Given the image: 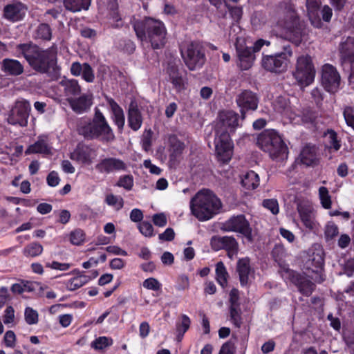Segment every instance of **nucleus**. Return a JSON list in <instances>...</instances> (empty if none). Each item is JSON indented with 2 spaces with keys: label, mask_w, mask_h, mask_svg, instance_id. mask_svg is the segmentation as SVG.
I'll return each mask as SVG.
<instances>
[{
  "label": "nucleus",
  "mask_w": 354,
  "mask_h": 354,
  "mask_svg": "<svg viewBox=\"0 0 354 354\" xmlns=\"http://www.w3.org/2000/svg\"><path fill=\"white\" fill-rule=\"evenodd\" d=\"M17 56L22 55L36 71L46 74L51 79L59 75L57 50L54 48L42 50L32 44H21L16 46Z\"/></svg>",
  "instance_id": "1"
},
{
  "label": "nucleus",
  "mask_w": 354,
  "mask_h": 354,
  "mask_svg": "<svg viewBox=\"0 0 354 354\" xmlns=\"http://www.w3.org/2000/svg\"><path fill=\"white\" fill-rule=\"evenodd\" d=\"M221 200L209 189L198 192L191 199L192 214L200 221H207L219 214L222 208Z\"/></svg>",
  "instance_id": "2"
},
{
  "label": "nucleus",
  "mask_w": 354,
  "mask_h": 354,
  "mask_svg": "<svg viewBox=\"0 0 354 354\" xmlns=\"http://www.w3.org/2000/svg\"><path fill=\"white\" fill-rule=\"evenodd\" d=\"M133 28L137 37L142 42H150L153 48H160L165 44L166 30L161 21L147 18L136 21Z\"/></svg>",
  "instance_id": "3"
},
{
  "label": "nucleus",
  "mask_w": 354,
  "mask_h": 354,
  "mask_svg": "<svg viewBox=\"0 0 354 354\" xmlns=\"http://www.w3.org/2000/svg\"><path fill=\"white\" fill-rule=\"evenodd\" d=\"M257 145L274 161L283 162L288 158V148L282 137L274 130H266L260 133Z\"/></svg>",
  "instance_id": "4"
},
{
  "label": "nucleus",
  "mask_w": 354,
  "mask_h": 354,
  "mask_svg": "<svg viewBox=\"0 0 354 354\" xmlns=\"http://www.w3.org/2000/svg\"><path fill=\"white\" fill-rule=\"evenodd\" d=\"M279 6L283 10V19L279 24L284 29L286 39L296 45L299 44L302 37L301 28L292 5L289 0H283Z\"/></svg>",
  "instance_id": "5"
},
{
  "label": "nucleus",
  "mask_w": 354,
  "mask_h": 354,
  "mask_svg": "<svg viewBox=\"0 0 354 354\" xmlns=\"http://www.w3.org/2000/svg\"><path fill=\"white\" fill-rule=\"evenodd\" d=\"M315 68L313 59L308 55H301L297 57L292 75L301 86L311 84L315 77Z\"/></svg>",
  "instance_id": "6"
},
{
  "label": "nucleus",
  "mask_w": 354,
  "mask_h": 354,
  "mask_svg": "<svg viewBox=\"0 0 354 354\" xmlns=\"http://www.w3.org/2000/svg\"><path fill=\"white\" fill-rule=\"evenodd\" d=\"M292 51L290 46H286L283 51L272 55H265L262 58V66L268 71L282 73L286 71L290 64Z\"/></svg>",
  "instance_id": "7"
},
{
  "label": "nucleus",
  "mask_w": 354,
  "mask_h": 354,
  "mask_svg": "<svg viewBox=\"0 0 354 354\" xmlns=\"http://www.w3.org/2000/svg\"><path fill=\"white\" fill-rule=\"evenodd\" d=\"M181 54L186 66L191 71L201 68L205 63L204 53L197 42L187 44L181 49Z\"/></svg>",
  "instance_id": "8"
},
{
  "label": "nucleus",
  "mask_w": 354,
  "mask_h": 354,
  "mask_svg": "<svg viewBox=\"0 0 354 354\" xmlns=\"http://www.w3.org/2000/svg\"><path fill=\"white\" fill-rule=\"evenodd\" d=\"M215 152L218 160L228 162L233 153V143L227 132H216L214 138Z\"/></svg>",
  "instance_id": "9"
},
{
  "label": "nucleus",
  "mask_w": 354,
  "mask_h": 354,
  "mask_svg": "<svg viewBox=\"0 0 354 354\" xmlns=\"http://www.w3.org/2000/svg\"><path fill=\"white\" fill-rule=\"evenodd\" d=\"M224 232H234L243 234L249 241H252V230L249 222L243 214L233 216L222 223Z\"/></svg>",
  "instance_id": "10"
},
{
  "label": "nucleus",
  "mask_w": 354,
  "mask_h": 354,
  "mask_svg": "<svg viewBox=\"0 0 354 354\" xmlns=\"http://www.w3.org/2000/svg\"><path fill=\"white\" fill-rule=\"evenodd\" d=\"M297 209L304 226L311 232H317L320 225L316 220V211L313 205L308 201H300L297 203Z\"/></svg>",
  "instance_id": "11"
},
{
  "label": "nucleus",
  "mask_w": 354,
  "mask_h": 354,
  "mask_svg": "<svg viewBox=\"0 0 354 354\" xmlns=\"http://www.w3.org/2000/svg\"><path fill=\"white\" fill-rule=\"evenodd\" d=\"M30 104L26 100L17 101L8 114L7 120L12 125L26 127L28 124Z\"/></svg>",
  "instance_id": "12"
},
{
  "label": "nucleus",
  "mask_w": 354,
  "mask_h": 354,
  "mask_svg": "<svg viewBox=\"0 0 354 354\" xmlns=\"http://www.w3.org/2000/svg\"><path fill=\"white\" fill-rule=\"evenodd\" d=\"M324 266V250L319 245H317L314 248L313 252L310 255L309 259L306 262L307 268L315 273V276H311V277L316 282L322 283L324 281V277L322 274Z\"/></svg>",
  "instance_id": "13"
},
{
  "label": "nucleus",
  "mask_w": 354,
  "mask_h": 354,
  "mask_svg": "<svg viewBox=\"0 0 354 354\" xmlns=\"http://www.w3.org/2000/svg\"><path fill=\"white\" fill-rule=\"evenodd\" d=\"M235 101L243 120L248 112L255 111L259 104L257 94L249 90H243L237 94Z\"/></svg>",
  "instance_id": "14"
},
{
  "label": "nucleus",
  "mask_w": 354,
  "mask_h": 354,
  "mask_svg": "<svg viewBox=\"0 0 354 354\" xmlns=\"http://www.w3.org/2000/svg\"><path fill=\"white\" fill-rule=\"evenodd\" d=\"M322 83L328 92L335 93L337 91L340 85V75L335 66L329 64L322 66Z\"/></svg>",
  "instance_id": "15"
},
{
  "label": "nucleus",
  "mask_w": 354,
  "mask_h": 354,
  "mask_svg": "<svg viewBox=\"0 0 354 354\" xmlns=\"http://www.w3.org/2000/svg\"><path fill=\"white\" fill-rule=\"evenodd\" d=\"M216 131H225L229 134L239 126V115L234 111L224 110L218 113Z\"/></svg>",
  "instance_id": "16"
},
{
  "label": "nucleus",
  "mask_w": 354,
  "mask_h": 354,
  "mask_svg": "<svg viewBox=\"0 0 354 354\" xmlns=\"http://www.w3.org/2000/svg\"><path fill=\"white\" fill-rule=\"evenodd\" d=\"M97 151L87 145H78L75 150L70 153V158L82 165H91L97 158Z\"/></svg>",
  "instance_id": "17"
},
{
  "label": "nucleus",
  "mask_w": 354,
  "mask_h": 354,
  "mask_svg": "<svg viewBox=\"0 0 354 354\" xmlns=\"http://www.w3.org/2000/svg\"><path fill=\"white\" fill-rule=\"evenodd\" d=\"M95 128L96 139H100L103 141H112L115 138L112 129L108 124L106 118L100 111H96L95 114Z\"/></svg>",
  "instance_id": "18"
},
{
  "label": "nucleus",
  "mask_w": 354,
  "mask_h": 354,
  "mask_svg": "<svg viewBox=\"0 0 354 354\" xmlns=\"http://www.w3.org/2000/svg\"><path fill=\"white\" fill-rule=\"evenodd\" d=\"M235 46L241 68L249 69L254 60L252 50L245 45V41L243 38H237Z\"/></svg>",
  "instance_id": "19"
},
{
  "label": "nucleus",
  "mask_w": 354,
  "mask_h": 354,
  "mask_svg": "<svg viewBox=\"0 0 354 354\" xmlns=\"http://www.w3.org/2000/svg\"><path fill=\"white\" fill-rule=\"evenodd\" d=\"M127 164L122 160L109 157L102 159L96 165V170L101 174H111L125 171Z\"/></svg>",
  "instance_id": "20"
},
{
  "label": "nucleus",
  "mask_w": 354,
  "mask_h": 354,
  "mask_svg": "<svg viewBox=\"0 0 354 354\" xmlns=\"http://www.w3.org/2000/svg\"><path fill=\"white\" fill-rule=\"evenodd\" d=\"M339 53L343 62L350 64L349 80L354 83V37H347L340 44Z\"/></svg>",
  "instance_id": "21"
},
{
  "label": "nucleus",
  "mask_w": 354,
  "mask_h": 354,
  "mask_svg": "<svg viewBox=\"0 0 354 354\" xmlns=\"http://www.w3.org/2000/svg\"><path fill=\"white\" fill-rule=\"evenodd\" d=\"M167 74L168 81L172 84L174 88L177 92L185 89L187 84V78L184 71L180 70L174 64H169L167 68Z\"/></svg>",
  "instance_id": "22"
},
{
  "label": "nucleus",
  "mask_w": 354,
  "mask_h": 354,
  "mask_svg": "<svg viewBox=\"0 0 354 354\" xmlns=\"http://www.w3.org/2000/svg\"><path fill=\"white\" fill-rule=\"evenodd\" d=\"M284 272L290 278L292 282L297 286L301 294L308 297L313 293L315 286L310 279L290 269H286Z\"/></svg>",
  "instance_id": "23"
},
{
  "label": "nucleus",
  "mask_w": 354,
  "mask_h": 354,
  "mask_svg": "<svg viewBox=\"0 0 354 354\" xmlns=\"http://www.w3.org/2000/svg\"><path fill=\"white\" fill-rule=\"evenodd\" d=\"M169 152V162L171 165L176 166L182 158V154L185 149V145L181 142L176 135L169 134L167 136Z\"/></svg>",
  "instance_id": "24"
},
{
  "label": "nucleus",
  "mask_w": 354,
  "mask_h": 354,
  "mask_svg": "<svg viewBox=\"0 0 354 354\" xmlns=\"http://www.w3.org/2000/svg\"><path fill=\"white\" fill-rule=\"evenodd\" d=\"M27 11L26 6L20 1H13L3 8V17L7 20L16 22L24 19Z\"/></svg>",
  "instance_id": "25"
},
{
  "label": "nucleus",
  "mask_w": 354,
  "mask_h": 354,
  "mask_svg": "<svg viewBox=\"0 0 354 354\" xmlns=\"http://www.w3.org/2000/svg\"><path fill=\"white\" fill-rule=\"evenodd\" d=\"M77 131L80 135L84 136L86 139H96L97 131H95V117L92 120L81 118L77 122Z\"/></svg>",
  "instance_id": "26"
},
{
  "label": "nucleus",
  "mask_w": 354,
  "mask_h": 354,
  "mask_svg": "<svg viewBox=\"0 0 354 354\" xmlns=\"http://www.w3.org/2000/svg\"><path fill=\"white\" fill-rule=\"evenodd\" d=\"M273 107L275 111L289 118L290 121H294L296 119L297 115L289 105V101L286 97H278L273 102Z\"/></svg>",
  "instance_id": "27"
},
{
  "label": "nucleus",
  "mask_w": 354,
  "mask_h": 354,
  "mask_svg": "<svg viewBox=\"0 0 354 354\" xmlns=\"http://www.w3.org/2000/svg\"><path fill=\"white\" fill-rule=\"evenodd\" d=\"M299 160L306 166H315L319 162L317 149L315 146L306 145L300 152Z\"/></svg>",
  "instance_id": "28"
},
{
  "label": "nucleus",
  "mask_w": 354,
  "mask_h": 354,
  "mask_svg": "<svg viewBox=\"0 0 354 354\" xmlns=\"http://www.w3.org/2000/svg\"><path fill=\"white\" fill-rule=\"evenodd\" d=\"M68 102L73 111L77 113H82L91 107L92 98L89 95L84 94L77 98L69 97Z\"/></svg>",
  "instance_id": "29"
},
{
  "label": "nucleus",
  "mask_w": 354,
  "mask_h": 354,
  "mask_svg": "<svg viewBox=\"0 0 354 354\" xmlns=\"http://www.w3.org/2000/svg\"><path fill=\"white\" fill-rule=\"evenodd\" d=\"M1 70L8 75L17 76L23 73L24 66L18 60L6 58L1 62Z\"/></svg>",
  "instance_id": "30"
},
{
  "label": "nucleus",
  "mask_w": 354,
  "mask_h": 354,
  "mask_svg": "<svg viewBox=\"0 0 354 354\" xmlns=\"http://www.w3.org/2000/svg\"><path fill=\"white\" fill-rule=\"evenodd\" d=\"M128 124L133 131L140 129L142 124V118L136 104L131 103L128 111Z\"/></svg>",
  "instance_id": "31"
},
{
  "label": "nucleus",
  "mask_w": 354,
  "mask_h": 354,
  "mask_svg": "<svg viewBox=\"0 0 354 354\" xmlns=\"http://www.w3.org/2000/svg\"><path fill=\"white\" fill-rule=\"evenodd\" d=\"M319 0H306L308 15L311 24L317 28L320 27L322 22L319 16Z\"/></svg>",
  "instance_id": "32"
},
{
  "label": "nucleus",
  "mask_w": 354,
  "mask_h": 354,
  "mask_svg": "<svg viewBox=\"0 0 354 354\" xmlns=\"http://www.w3.org/2000/svg\"><path fill=\"white\" fill-rule=\"evenodd\" d=\"M237 272L239 275L240 282L242 286L248 283L249 276L251 274L250 260L248 258L241 259L237 263Z\"/></svg>",
  "instance_id": "33"
},
{
  "label": "nucleus",
  "mask_w": 354,
  "mask_h": 354,
  "mask_svg": "<svg viewBox=\"0 0 354 354\" xmlns=\"http://www.w3.org/2000/svg\"><path fill=\"white\" fill-rule=\"evenodd\" d=\"M26 154L30 153H44L48 154L50 153V148L47 142V137L42 136H39L38 140L33 145L29 146L26 151Z\"/></svg>",
  "instance_id": "34"
},
{
  "label": "nucleus",
  "mask_w": 354,
  "mask_h": 354,
  "mask_svg": "<svg viewBox=\"0 0 354 354\" xmlns=\"http://www.w3.org/2000/svg\"><path fill=\"white\" fill-rule=\"evenodd\" d=\"M113 113V120L120 130L124 127L125 119L122 109L113 100H108Z\"/></svg>",
  "instance_id": "35"
},
{
  "label": "nucleus",
  "mask_w": 354,
  "mask_h": 354,
  "mask_svg": "<svg viewBox=\"0 0 354 354\" xmlns=\"http://www.w3.org/2000/svg\"><path fill=\"white\" fill-rule=\"evenodd\" d=\"M91 0H64L65 8L72 12L88 10Z\"/></svg>",
  "instance_id": "36"
},
{
  "label": "nucleus",
  "mask_w": 354,
  "mask_h": 354,
  "mask_svg": "<svg viewBox=\"0 0 354 354\" xmlns=\"http://www.w3.org/2000/svg\"><path fill=\"white\" fill-rule=\"evenodd\" d=\"M64 88L65 95L69 97L77 95L81 92L80 86L75 80H65L60 82Z\"/></svg>",
  "instance_id": "37"
},
{
  "label": "nucleus",
  "mask_w": 354,
  "mask_h": 354,
  "mask_svg": "<svg viewBox=\"0 0 354 354\" xmlns=\"http://www.w3.org/2000/svg\"><path fill=\"white\" fill-rule=\"evenodd\" d=\"M91 278L85 274L77 275L64 283L66 289L69 291H74L86 284Z\"/></svg>",
  "instance_id": "38"
},
{
  "label": "nucleus",
  "mask_w": 354,
  "mask_h": 354,
  "mask_svg": "<svg viewBox=\"0 0 354 354\" xmlns=\"http://www.w3.org/2000/svg\"><path fill=\"white\" fill-rule=\"evenodd\" d=\"M241 183L246 189L253 190L259 185V177L254 171H249L243 176Z\"/></svg>",
  "instance_id": "39"
},
{
  "label": "nucleus",
  "mask_w": 354,
  "mask_h": 354,
  "mask_svg": "<svg viewBox=\"0 0 354 354\" xmlns=\"http://www.w3.org/2000/svg\"><path fill=\"white\" fill-rule=\"evenodd\" d=\"M223 249L227 252V256L230 259H234L239 251V243L234 237L231 236H224Z\"/></svg>",
  "instance_id": "40"
},
{
  "label": "nucleus",
  "mask_w": 354,
  "mask_h": 354,
  "mask_svg": "<svg viewBox=\"0 0 354 354\" xmlns=\"http://www.w3.org/2000/svg\"><path fill=\"white\" fill-rule=\"evenodd\" d=\"M43 250L44 248L39 243L32 242L24 248L22 254L26 258H35L41 255Z\"/></svg>",
  "instance_id": "41"
},
{
  "label": "nucleus",
  "mask_w": 354,
  "mask_h": 354,
  "mask_svg": "<svg viewBox=\"0 0 354 354\" xmlns=\"http://www.w3.org/2000/svg\"><path fill=\"white\" fill-rule=\"evenodd\" d=\"M216 275L217 282L223 288L227 286L228 273L222 261H219L216 265Z\"/></svg>",
  "instance_id": "42"
},
{
  "label": "nucleus",
  "mask_w": 354,
  "mask_h": 354,
  "mask_svg": "<svg viewBox=\"0 0 354 354\" xmlns=\"http://www.w3.org/2000/svg\"><path fill=\"white\" fill-rule=\"evenodd\" d=\"M113 344V340L111 337L101 336L91 342V347L96 351H101L111 346Z\"/></svg>",
  "instance_id": "43"
},
{
  "label": "nucleus",
  "mask_w": 354,
  "mask_h": 354,
  "mask_svg": "<svg viewBox=\"0 0 354 354\" xmlns=\"http://www.w3.org/2000/svg\"><path fill=\"white\" fill-rule=\"evenodd\" d=\"M51 34L50 26L48 24H41L35 30V37L42 40H50Z\"/></svg>",
  "instance_id": "44"
},
{
  "label": "nucleus",
  "mask_w": 354,
  "mask_h": 354,
  "mask_svg": "<svg viewBox=\"0 0 354 354\" xmlns=\"http://www.w3.org/2000/svg\"><path fill=\"white\" fill-rule=\"evenodd\" d=\"M339 234L338 226L333 221H328L324 227V236L327 241L333 240Z\"/></svg>",
  "instance_id": "45"
},
{
  "label": "nucleus",
  "mask_w": 354,
  "mask_h": 354,
  "mask_svg": "<svg viewBox=\"0 0 354 354\" xmlns=\"http://www.w3.org/2000/svg\"><path fill=\"white\" fill-rule=\"evenodd\" d=\"M105 203L115 210H120L123 207L124 201L120 196H115L113 194H109L106 196Z\"/></svg>",
  "instance_id": "46"
},
{
  "label": "nucleus",
  "mask_w": 354,
  "mask_h": 354,
  "mask_svg": "<svg viewBox=\"0 0 354 354\" xmlns=\"http://www.w3.org/2000/svg\"><path fill=\"white\" fill-rule=\"evenodd\" d=\"M24 319L28 325L37 324L39 322L38 312L31 307H26L24 310Z\"/></svg>",
  "instance_id": "47"
},
{
  "label": "nucleus",
  "mask_w": 354,
  "mask_h": 354,
  "mask_svg": "<svg viewBox=\"0 0 354 354\" xmlns=\"http://www.w3.org/2000/svg\"><path fill=\"white\" fill-rule=\"evenodd\" d=\"M325 137L327 140L330 149L336 151L340 149L341 144L337 140V134L334 131L328 130L325 134Z\"/></svg>",
  "instance_id": "48"
},
{
  "label": "nucleus",
  "mask_w": 354,
  "mask_h": 354,
  "mask_svg": "<svg viewBox=\"0 0 354 354\" xmlns=\"http://www.w3.org/2000/svg\"><path fill=\"white\" fill-rule=\"evenodd\" d=\"M319 196L322 207L324 209H330L331 207V198L330 196L329 195L328 190L326 187H319Z\"/></svg>",
  "instance_id": "49"
},
{
  "label": "nucleus",
  "mask_w": 354,
  "mask_h": 354,
  "mask_svg": "<svg viewBox=\"0 0 354 354\" xmlns=\"http://www.w3.org/2000/svg\"><path fill=\"white\" fill-rule=\"evenodd\" d=\"M191 324L189 317L186 315L181 316L180 322L176 325L177 332L178 335L183 336L185 333L189 329Z\"/></svg>",
  "instance_id": "50"
},
{
  "label": "nucleus",
  "mask_w": 354,
  "mask_h": 354,
  "mask_svg": "<svg viewBox=\"0 0 354 354\" xmlns=\"http://www.w3.org/2000/svg\"><path fill=\"white\" fill-rule=\"evenodd\" d=\"M142 286L147 290L159 291L161 289L162 284L158 279L150 277L143 281Z\"/></svg>",
  "instance_id": "51"
},
{
  "label": "nucleus",
  "mask_w": 354,
  "mask_h": 354,
  "mask_svg": "<svg viewBox=\"0 0 354 354\" xmlns=\"http://www.w3.org/2000/svg\"><path fill=\"white\" fill-rule=\"evenodd\" d=\"M110 15L114 26L117 28L122 26L123 20L118 11V5L116 3L113 4Z\"/></svg>",
  "instance_id": "52"
},
{
  "label": "nucleus",
  "mask_w": 354,
  "mask_h": 354,
  "mask_svg": "<svg viewBox=\"0 0 354 354\" xmlns=\"http://www.w3.org/2000/svg\"><path fill=\"white\" fill-rule=\"evenodd\" d=\"M81 75L87 82H93L94 81L95 75L93 71L91 66L87 63H84V67Z\"/></svg>",
  "instance_id": "53"
},
{
  "label": "nucleus",
  "mask_w": 354,
  "mask_h": 354,
  "mask_svg": "<svg viewBox=\"0 0 354 354\" xmlns=\"http://www.w3.org/2000/svg\"><path fill=\"white\" fill-rule=\"evenodd\" d=\"M138 229L145 236L151 237L153 236V228L149 222L143 221L138 225Z\"/></svg>",
  "instance_id": "54"
},
{
  "label": "nucleus",
  "mask_w": 354,
  "mask_h": 354,
  "mask_svg": "<svg viewBox=\"0 0 354 354\" xmlns=\"http://www.w3.org/2000/svg\"><path fill=\"white\" fill-rule=\"evenodd\" d=\"M3 322L6 325L13 324L15 322V310L12 306H8L4 310Z\"/></svg>",
  "instance_id": "55"
},
{
  "label": "nucleus",
  "mask_w": 354,
  "mask_h": 354,
  "mask_svg": "<svg viewBox=\"0 0 354 354\" xmlns=\"http://www.w3.org/2000/svg\"><path fill=\"white\" fill-rule=\"evenodd\" d=\"M230 319L236 326H240L241 318L239 306H230Z\"/></svg>",
  "instance_id": "56"
},
{
  "label": "nucleus",
  "mask_w": 354,
  "mask_h": 354,
  "mask_svg": "<svg viewBox=\"0 0 354 354\" xmlns=\"http://www.w3.org/2000/svg\"><path fill=\"white\" fill-rule=\"evenodd\" d=\"M263 206L269 209L273 214L279 213V207L277 200L266 199L263 201Z\"/></svg>",
  "instance_id": "57"
},
{
  "label": "nucleus",
  "mask_w": 354,
  "mask_h": 354,
  "mask_svg": "<svg viewBox=\"0 0 354 354\" xmlns=\"http://www.w3.org/2000/svg\"><path fill=\"white\" fill-rule=\"evenodd\" d=\"M84 233L81 230H75L71 233V242L74 245H80L84 241Z\"/></svg>",
  "instance_id": "58"
},
{
  "label": "nucleus",
  "mask_w": 354,
  "mask_h": 354,
  "mask_svg": "<svg viewBox=\"0 0 354 354\" xmlns=\"http://www.w3.org/2000/svg\"><path fill=\"white\" fill-rule=\"evenodd\" d=\"M133 185V177L129 175H126L120 177L118 182V186L124 187L127 190L131 189Z\"/></svg>",
  "instance_id": "59"
},
{
  "label": "nucleus",
  "mask_w": 354,
  "mask_h": 354,
  "mask_svg": "<svg viewBox=\"0 0 354 354\" xmlns=\"http://www.w3.org/2000/svg\"><path fill=\"white\" fill-rule=\"evenodd\" d=\"M46 266L53 270L66 271L68 270L71 267V264L68 263H59L54 261L51 263H46Z\"/></svg>",
  "instance_id": "60"
},
{
  "label": "nucleus",
  "mask_w": 354,
  "mask_h": 354,
  "mask_svg": "<svg viewBox=\"0 0 354 354\" xmlns=\"http://www.w3.org/2000/svg\"><path fill=\"white\" fill-rule=\"evenodd\" d=\"M344 116L347 124L354 129V107H346L344 111Z\"/></svg>",
  "instance_id": "61"
},
{
  "label": "nucleus",
  "mask_w": 354,
  "mask_h": 354,
  "mask_svg": "<svg viewBox=\"0 0 354 354\" xmlns=\"http://www.w3.org/2000/svg\"><path fill=\"white\" fill-rule=\"evenodd\" d=\"M212 248L215 251L223 249L224 236H213L210 241Z\"/></svg>",
  "instance_id": "62"
},
{
  "label": "nucleus",
  "mask_w": 354,
  "mask_h": 354,
  "mask_svg": "<svg viewBox=\"0 0 354 354\" xmlns=\"http://www.w3.org/2000/svg\"><path fill=\"white\" fill-rule=\"evenodd\" d=\"M189 287V278L185 275H181L178 279V284L176 288L178 290L182 291L188 289Z\"/></svg>",
  "instance_id": "63"
},
{
  "label": "nucleus",
  "mask_w": 354,
  "mask_h": 354,
  "mask_svg": "<svg viewBox=\"0 0 354 354\" xmlns=\"http://www.w3.org/2000/svg\"><path fill=\"white\" fill-rule=\"evenodd\" d=\"M234 344L232 340H230L222 346L219 354H234Z\"/></svg>",
  "instance_id": "64"
}]
</instances>
